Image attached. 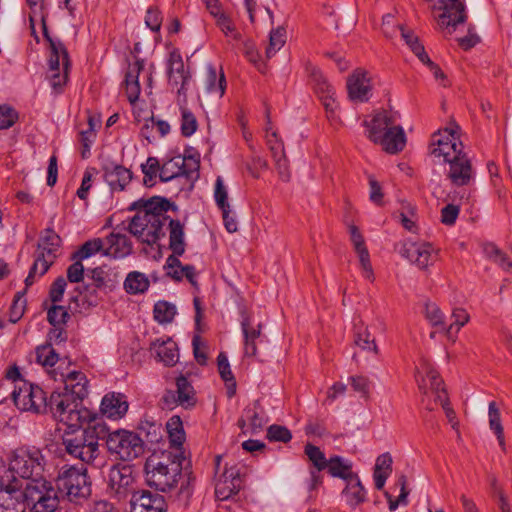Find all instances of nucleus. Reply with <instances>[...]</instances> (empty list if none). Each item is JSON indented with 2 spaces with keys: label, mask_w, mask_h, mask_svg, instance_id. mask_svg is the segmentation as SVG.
<instances>
[{
  "label": "nucleus",
  "mask_w": 512,
  "mask_h": 512,
  "mask_svg": "<svg viewBox=\"0 0 512 512\" xmlns=\"http://www.w3.org/2000/svg\"><path fill=\"white\" fill-rule=\"evenodd\" d=\"M131 512H165V500L159 494L141 491L133 494L130 500Z\"/></svg>",
  "instance_id": "6ab92c4d"
},
{
  "label": "nucleus",
  "mask_w": 512,
  "mask_h": 512,
  "mask_svg": "<svg viewBox=\"0 0 512 512\" xmlns=\"http://www.w3.org/2000/svg\"><path fill=\"white\" fill-rule=\"evenodd\" d=\"M487 252L491 258L505 271L512 273V262L507 255L494 245L487 248Z\"/></svg>",
  "instance_id": "0e129e2a"
},
{
  "label": "nucleus",
  "mask_w": 512,
  "mask_h": 512,
  "mask_svg": "<svg viewBox=\"0 0 512 512\" xmlns=\"http://www.w3.org/2000/svg\"><path fill=\"white\" fill-rule=\"evenodd\" d=\"M240 486L241 479L238 474L233 469L225 470L216 482L215 495L221 501L227 500L238 493Z\"/></svg>",
  "instance_id": "5701e85b"
},
{
  "label": "nucleus",
  "mask_w": 512,
  "mask_h": 512,
  "mask_svg": "<svg viewBox=\"0 0 512 512\" xmlns=\"http://www.w3.org/2000/svg\"><path fill=\"white\" fill-rule=\"evenodd\" d=\"M469 314L463 308H455L452 312L451 319L452 323L447 327L445 325L444 332L451 336L453 334V330L455 329V333H457L466 323L469 321Z\"/></svg>",
  "instance_id": "3c124183"
},
{
  "label": "nucleus",
  "mask_w": 512,
  "mask_h": 512,
  "mask_svg": "<svg viewBox=\"0 0 512 512\" xmlns=\"http://www.w3.org/2000/svg\"><path fill=\"white\" fill-rule=\"evenodd\" d=\"M44 456L35 447L16 449L10 458L8 467L0 468V488L15 491L25 486L28 481L42 477Z\"/></svg>",
  "instance_id": "f03ea898"
},
{
  "label": "nucleus",
  "mask_w": 512,
  "mask_h": 512,
  "mask_svg": "<svg viewBox=\"0 0 512 512\" xmlns=\"http://www.w3.org/2000/svg\"><path fill=\"white\" fill-rule=\"evenodd\" d=\"M350 385L353 390L360 394L361 397L368 399L370 395L371 381L364 375H355L349 378Z\"/></svg>",
  "instance_id": "6e6d98bb"
},
{
  "label": "nucleus",
  "mask_w": 512,
  "mask_h": 512,
  "mask_svg": "<svg viewBox=\"0 0 512 512\" xmlns=\"http://www.w3.org/2000/svg\"><path fill=\"white\" fill-rule=\"evenodd\" d=\"M349 98L356 102L368 101L371 96V82L367 73L363 70H356L347 80Z\"/></svg>",
  "instance_id": "a211bd4d"
},
{
  "label": "nucleus",
  "mask_w": 512,
  "mask_h": 512,
  "mask_svg": "<svg viewBox=\"0 0 512 512\" xmlns=\"http://www.w3.org/2000/svg\"><path fill=\"white\" fill-rule=\"evenodd\" d=\"M139 430L144 434L146 441L152 444L159 443L164 433V429L160 423L150 420L141 421Z\"/></svg>",
  "instance_id": "79ce46f5"
},
{
  "label": "nucleus",
  "mask_w": 512,
  "mask_h": 512,
  "mask_svg": "<svg viewBox=\"0 0 512 512\" xmlns=\"http://www.w3.org/2000/svg\"><path fill=\"white\" fill-rule=\"evenodd\" d=\"M36 359L43 366H54L58 361V354L51 344H46L36 349Z\"/></svg>",
  "instance_id": "603ef678"
},
{
  "label": "nucleus",
  "mask_w": 512,
  "mask_h": 512,
  "mask_svg": "<svg viewBox=\"0 0 512 512\" xmlns=\"http://www.w3.org/2000/svg\"><path fill=\"white\" fill-rule=\"evenodd\" d=\"M355 251L359 257V262H360V266L362 268L363 276L366 279L373 281L374 280V272H373V268H372V265L370 262L369 252H368L366 246L362 247L360 249H356Z\"/></svg>",
  "instance_id": "680f3d73"
},
{
  "label": "nucleus",
  "mask_w": 512,
  "mask_h": 512,
  "mask_svg": "<svg viewBox=\"0 0 512 512\" xmlns=\"http://www.w3.org/2000/svg\"><path fill=\"white\" fill-rule=\"evenodd\" d=\"M162 400L168 409H173L177 406L189 409L195 406L197 401L194 387L183 375L176 378V390H167Z\"/></svg>",
  "instance_id": "4468645a"
},
{
  "label": "nucleus",
  "mask_w": 512,
  "mask_h": 512,
  "mask_svg": "<svg viewBox=\"0 0 512 512\" xmlns=\"http://www.w3.org/2000/svg\"><path fill=\"white\" fill-rule=\"evenodd\" d=\"M144 68V61L136 59L135 62L129 63L125 73V91L130 103H135L140 95L139 75Z\"/></svg>",
  "instance_id": "a878e982"
},
{
  "label": "nucleus",
  "mask_w": 512,
  "mask_h": 512,
  "mask_svg": "<svg viewBox=\"0 0 512 512\" xmlns=\"http://www.w3.org/2000/svg\"><path fill=\"white\" fill-rule=\"evenodd\" d=\"M166 226L169 229V249L175 255H183L186 249L184 225L179 220L169 217Z\"/></svg>",
  "instance_id": "c756f323"
},
{
  "label": "nucleus",
  "mask_w": 512,
  "mask_h": 512,
  "mask_svg": "<svg viewBox=\"0 0 512 512\" xmlns=\"http://www.w3.org/2000/svg\"><path fill=\"white\" fill-rule=\"evenodd\" d=\"M355 345L360 347L362 350L371 351L375 354L378 353V347L375 343V339L371 338L370 333L367 329L363 333L358 332L354 340Z\"/></svg>",
  "instance_id": "e2e57ef3"
},
{
  "label": "nucleus",
  "mask_w": 512,
  "mask_h": 512,
  "mask_svg": "<svg viewBox=\"0 0 512 512\" xmlns=\"http://www.w3.org/2000/svg\"><path fill=\"white\" fill-rule=\"evenodd\" d=\"M488 415L490 429L494 431L497 436L499 445L503 450H505L504 431L501 424L500 411L494 401L489 403Z\"/></svg>",
  "instance_id": "a19ab883"
},
{
  "label": "nucleus",
  "mask_w": 512,
  "mask_h": 512,
  "mask_svg": "<svg viewBox=\"0 0 512 512\" xmlns=\"http://www.w3.org/2000/svg\"><path fill=\"white\" fill-rule=\"evenodd\" d=\"M206 89L210 93H216L219 97H222L225 92V77L221 73L217 78L216 70L213 66L207 67L206 72Z\"/></svg>",
  "instance_id": "37998d69"
},
{
  "label": "nucleus",
  "mask_w": 512,
  "mask_h": 512,
  "mask_svg": "<svg viewBox=\"0 0 512 512\" xmlns=\"http://www.w3.org/2000/svg\"><path fill=\"white\" fill-rule=\"evenodd\" d=\"M272 157L275 161L276 170L280 179L284 182H288L290 180V170L285 151L282 152V155H273Z\"/></svg>",
  "instance_id": "774afa93"
},
{
  "label": "nucleus",
  "mask_w": 512,
  "mask_h": 512,
  "mask_svg": "<svg viewBox=\"0 0 512 512\" xmlns=\"http://www.w3.org/2000/svg\"><path fill=\"white\" fill-rule=\"evenodd\" d=\"M351 463L344 460L340 456H333L328 459L326 469L332 477H338L345 480L350 479L354 475L351 472Z\"/></svg>",
  "instance_id": "4c0bfd02"
},
{
  "label": "nucleus",
  "mask_w": 512,
  "mask_h": 512,
  "mask_svg": "<svg viewBox=\"0 0 512 512\" xmlns=\"http://www.w3.org/2000/svg\"><path fill=\"white\" fill-rule=\"evenodd\" d=\"M425 317L432 326L438 327L441 331H444L445 316L437 304L429 301L425 303Z\"/></svg>",
  "instance_id": "8fccbe9b"
},
{
  "label": "nucleus",
  "mask_w": 512,
  "mask_h": 512,
  "mask_svg": "<svg viewBox=\"0 0 512 512\" xmlns=\"http://www.w3.org/2000/svg\"><path fill=\"white\" fill-rule=\"evenodd\" d=\"M103 170L105 181L112 190L122 191L132 179L130 170L119 164H106Z\"/></svg>",
  "instance_id": "b1692460"
},
{
  "label": "nucleus",
  "mask_w": 512,
  "mask_h": 512,
  "mask_svg": "<svg viewBox=\"0 0 512 512\" xmlns=\"http://www.w3.org/2000/svg\"><path fill=\"white\" fill-rule=\"evenodd\" d=\"M363 125L366 127V136L372 142L380 139L390 128L399 126L395 115L384 110L376 112L370 120L365 119Z\"/></svg>",
  "instance_id": "f3484780"
},
{
  "label": "nucleus",
  "mask_w": 512,
  "mask_h": 512,
  "mask_svg": "<svg viewBox=\"0 0 512 512\" xmlns=\"http://www.w3.org/2000/svg\"><path fill=\"white\" fill-rule=\"evenodd\" d=\"M166 432L171 445L176 448V451H180V447L185 441V433L179 416H173L169 419L166 424Z\"/></svg>",
  "instance_id": "58836bf2"
},
{
  "label": "nucleus",
  "mask_w": 512,
  "mask_h": 512,
  "mask_svg": "<svg viewBox=\"0 0 512 512\" xmlns=\"http://www.w3.org/2000/svg\"><path fill=\"white\" fill-rule=\"evenodd\" d=\"M305 454L318 471L326 469L328 460L317 446L308 443L305 446Z\"/></svg>",
  "instance_id": "5fc2aeb1"
},
{
  "label": "nucleus",
  "mask_w": 512,
  "mask_h": 512,
  "mask_svg": "<svg viewBox=\"0 0 512 512\" xmlns=\"http://www.w3.org/2000/svg\"><path fill=\"white\" fill-rule=\"evenodd\" d=\"M144 174L143 182L146 186H151L159 170V162L155 157H149L145 164L141 165Z\"/></svg>",
  "instance_id": "052dcab7"
},
{
  "label": "nucleus",
  "mask_w": 512,
  "mask_h": 512,
  "mask_svg": "<svg viewBox=\"0 0 512 512\" xmlns=\"http://www.w3.org/2000/svg\"><path fill=\"white\" fill-rule=\"evenodd\" d=\"M398 29L401 33L402 39L419 60L427 55L424 46L419 42L418 37L412 31L406 30L400 26Z\"/></svg>",
  "instance_id": "49530a36"
},
{
  "label": "nucleus",
  "mask_w": 512,
  "mask_h": 512,
  "mask_svg": "<svg viewBox=\"0 0 512 512\" xmlns=\"http://www.w3.org/2000/svg\"><path fill=\"white\" fill-rule=\"evenodd\" d=\"M267 438L270 441L287 443L292 439V434L285 426L274 424L267 429Z\"/></svg>",
  "instance_id": "bf43d9fd"
},
{
  "label": "nucleus",
  "mask_w": 512,
  "mask_h": 512,
  "mask_svg": "<svg viewBox=\"0 0 512 512\" xmlns=\"http://www.w3.org/2000/svg\"><path fill=\"white\" fill-rule=\"evenodd\" d=\"M286 41V31L284 28L278 27L271 31L269 37V45L266 49V57L271 58L279 51Z\"/></svg>",
  "instance_id": "09e8293b"
},
{
  "label": "nucleus",
  "mask_w": 512,
  "mask_h": 512,
  "mask_svg": "<svg viewBox=\"0 0 512 512\" xmlns=\"http://www.w3.org/2000/svg\"><path fill=\"white\" fill-rule=\"evenodd\" d=\"M425 378L429 380L430 388L437 394V396L441 395L442 397H445V391L441 387L442 380L427 361H423L416 371V379L420 389H424L426 386Z\"/></svg>",
  "instance_id": "c85d7f7f"
},
{
  "label": "nucleus",
  "mask_w": 512,
  "mask_h": 512,
  "mask_svg": "<svg viewBox=\"0 0 512 512\" xmlns=\"http://www.w3.org/2000/svg\"><path fill=\"white\" fill-rule=\"evenodd\" d=\"M185 460L182 451L163 452L152 455L145 463L146 482L161 492L174 489L182 475V463Z\"/></svg>",
  "instance_id": "7ed1b4c3"
},
{
  "label": "nucleus",
  "mask_w": 512,
  "mask_h": 512,
  "mask_svg": "<svg viewBox=\"0 0 512 512\" xmlns=\"http://www.w3.org/2000/svg\"><path fill=\"white\" fill-rule=\"evenodd\" d=\"M12 397L15 405L22 411L43 413L48 409L45 392L25 380H21L20 385H15Z\"/></svg>",
  "instance_id": "9d476101"
},
{
  "label": "nucleus",
  "mask_w": 512,
  "mask_h": 512,
  "mask_svg": "<svg viewBox=\"0 0 512 512\" xmlns=\"http://www.w3.org/2000/svg\"><path fill=\"white\" fill-rule=\"evenodd\" d=\"M448 165L446 176L454 186H467L473 181L474 171L470 159L465 153L455 160H451Z\"/></svg>",
  "instance_id": "dca6fc26"
},
{
  "label": "nucleus",
  "mask_w": 512,
  "mask_h": 512,
  "mask_svg": "<svg viewBox=\"0 0 512 512\" xmlns=\"http://www.w3.org/2000/svg\"><path fill=\"white\" fill-rule=\"evenodd\" d=\"M58 494L67 497L70 502L80 503L91 494V484L87 469L76 466H63L56 477Z\"/></svg>",
  "instance_id": "0eeeda50"
},
{
  "label": "nucleus",
  "mask_w": 512,
  "mask_h": 512,
  "mask_svg": "<svg viewBox=\"0 0 512 512\" xmlns=\"http://www.w3.org/2000/svg\"><path fill=\"white\" fill-rule=\"evenodd\" d=\"M149 284L144 273L133 271L127 275L124 281V289L129 294H139L145 292L149 288Z\"/></svg>",
  "instance_id": "e433bc0d"
},
{
  "label": "nucleus",
  "mask_w": 512,
  "mask_h": 512,
  "mask_svg": "<svg viewBox=\"0 0 512 512\" xmlns=\"http://www.w3.org/2000/svg\"><path fill=\"white\" fill-rule=\"evenodd\" d=\"M248 423L251 434L259 433L267 423V417L259 401L253 402L245 408L242 418L238 420V425L244 428Z\"/></svg>",
  "instance_id": "aec40b11"
},
{
  "label": "nucleus",
  "mask_w": 512,
  "mask_h": 512,
  "mask_svg": "<svg viewBox=\"0 0 512 512\" xmlns=\"http://www.w3.org/2000/svg\"><path fill=\"white\" fill-rule=\"evenodd\" d=\"M99 439L96 427L79 426L64 432L62 444L71 457L86 464H92L100 454Z\"/></svg>",
  "instance_id": "20e7f679"
},
{
  "label": "nucleus",
  "mask_w": 512,
  "mask_h": 512,
  "mask_svg": "<svg viewBox=\"0 0 512 512\" xmlns=\"http://www.w3.org/2000/svg\"><path fill=\"white\" fill-rule=\"evenodd\" d=\"M50 42V56L48 60V72L69 70L68 53L61 42H54L48 38Z\"/></svg>",
  "instance_id": "7c9ffc66"
},
{
  "label": "nucleus",
  "mask_w": 512,
  "mask_h": 512,
  "mask_svg": "<svg viewBox=\"0 0 512 512\" xmlns=\"http://www.w3.org/2000/svg\"><path fill=\"white\" fill-rule=\"evenodd\" d=\"M103 248V242L100 238H96L93 240L86 241L73 255L72 259H78L83 261L97 252L101 251Z\"/></svg>",
  "instance_id": "de8ad7c7"
},
{
  "label": "nucleus",
  "mask_w": 512,
  "mask_h": 512,
  "mask_svg": "<svg viewBox=\"0 0 512 512\" xmlns=\"http://www.w3.org/2000/svg\"><path fill=\"white\" fill-rule=\"evenodd\" d=\"M214 198L220 210L230 208L228 203V192L224 186L222 177L218 176L215 182Z\"/></svg>",
  "instance_id": "13d9d810"
},
{
  "label": "nucleus",
  "mask_w": 512,
  "mask_h": 512,
  "mask_svg": "<svg viewBox=\"0 0 512 512\" xmlns=\"http://www.w3.org/2000/svg\"><path fill=\"white\" fill-rule=\"evenodd\" d=\"M106 445L112 454L124 461L136 459L144 450L143 439L138 434L127 430L109 433Z\"/></svg>",
  "instance_id": "6e6552de"
},
{
  "label": "nucleus",
  "mask_w": 512,
  "mask_h": 512,
  "mask_svg": "<svg viewBox=\"0 0 512 512\" xmlns=\"http://www.w3.org/2000/svg\"><path fill=\"white\" fill-rule=\"evenodd\" d=\"M168 83L176 89L178 104L186 103L187 86L191 80L189 71L185 69L182 56L173 51L169 55L167 64Z\"/></svg>",
  "instance_id": "f8f14e48"
},
{
  "label": "nucleus",
  "mask_w": 512,
  "mask_h": 512,
  "mask_svg": "<svg viewBox=\"0 0 512 512\" xmlns=\"http://www.w3.org/2000/svg\"><path fill=\"white\" fill-rule=\"evenodd\" d=\"M64 389L62 392L71 393L72 396L83 400L87 394L88 380L84 373L80 371H71L63 376Z\"/></svg>",
  "instance_id": "cd10ccee"
},
{
  "label": "nucleus",
  "mask_w": 512,
  "mask_h": 512,
  "mask_svg": "<svg viewBox=\"0 0 512 512\" xmlns=\"http://www.w3.org/2000/svg\"><path fill=\"white\" fill-rule=\"evenodd\" d=\"M69 70H59L53 72H47V78L51 84V87L59 93L63 86L67 83Z\"/></svg>",
  "instance_id": "338daca9"
},
{
  "label": "nucleus",
  "mask_w": 512,
  "mask_h": 512,
  "mask_svg": "<svg viewBox=\"0 0 512 512\" xmlns=\"http://www.w3.org/2000/svg\"><path fill=\"white\" fill-rule=\"evenodd\" d=\"M82 401L71 393L60 391L51 394L47 405L55 420L72 429L91 420V413L83 407Z\"/></svg>",
  "instance_id": "39448f33"
},
{
  "label": "nucleus",
  "mask_w": 512,
  "mask_h": 512,
  "mask_svg": "<svg viewBox=\"0 0 512 512\" xmlns=\"http://www.w3.org/2000/svg\"><path fill=\"white\" fill-rule=\"evenodd\" d=\"M128 402L121 393H109L101 402V412L107 418L117 420L122 418L128 411Z\"/></svg>",
  "instance_id": "412c9836"
},
{
  "label": "nucleus",
  "mask_w": 512,
  "mask_h": 512,
  "mask_svg": "<svg viewBox=\"0 0 512 512\" xmlns=\"http://www.w3.org/2000/svg\"><path fill=\"white\" fill-rule=\"evenodd\" d=\"M56 255L37 253L32 267L30 268L29 274L25 279V286L28 288L31 286L37 278L42 277L54 263Z\"/></svg>",
  "instance_id": "473e14b6"
},
{
  "label": "nucleus",
  "mask_w": 512,
  "mask_h": 512,
  "mask_svg": "<svg viewBox=\"0 0 512 512\" xmlns=\"http://www.w3.org/2000/svg\"><path fill=\"white\" fill-rule=\"evenodd\" d=\"M22 490L10 491L0 488V512H26Z\"/></svg>",
  "instance_id": "2f4dec72"
},
{
  "label": "nucleus",
  "mask_w": 512,
  "mask_h": 512,
  "mask_svg": "<svg viewBox=\"0 0 512 512\" xmlns=\"http://www.w3.org/2000/svg\"><path fill=\"white\" fill-rule=\"evenodd\" d=\"M459 127L454 125L451 128H445L444 134L439 133V138L432 144L431 154L435 157H443L444 162L449 163L451 160L462 155L463 144L455 136Z\"/></svg>",
  "instance_id": "2eb2a0df"
},
{
  "label": "nucleus",
  "mask_w": 512,
  "mask_h": 512,
  "mask_svg": "<svg viewBox=\"0 0 512 512\" xmlns=\"http://www.w3.org/2000/svg\"><path fill=\"white\" fill-rule=\"evenodd\" d=\"M67 286V281L63 276H59L51 285L49 297L53 303L61 302Z\"/></svg>",
  "instance_id": "69168bd1"
},
{
  "label": "nucleus",
  "mask_w": 512,
  "mask_h": 512,
  "mask_svg": "<svg viewBox=\"0 0 512 512\" xmlns=\"http://www.w3.org/2000/svg\"><path fill=\"white\" fill-rule=\"evenodd\" d=\"M179 105L181 110V133L185 137H190L197 130V119L195 115L185 106L186 103Z\"/></svg>",
  "instance_id": "c03bdc74"
},
{
  "label": "nucleus",
  "mask_w": 512,
  "mask_h": 512,
  "mask_svg": "<svg viewBox=\"0 0 512 512\" xmlns=\"http://www.w3.org/2000/svg\"><path fill=\"white\" fill-rule=\"evenodd\" d=\"M169 208V201L160 197L133 203L132 209H137V213L132 217L128 231L142 243L155 244L165 235L163 228L169 220L166 215Z\"/></svg>",
  "instance_id": "f257e3e1"
},
{
  "label": "nucleus",
  "mask_w": 512,
  "mask_h": 512,
  "mask_svg": "<svg viewBox=\"0 0 512 512\" xmlns=\"http://www.w3.org/2000/svg\"><path fill=\"white\" fill-rule=\"evenodd\" d=\"M374 143L380 144L387 153L396 154L405 147L406 136L401 126L392 127Z\"/></svg>",
  "instance_id": "bb28decb"
},
{
  "label": "nucleus",
  "mask_w": 512,
  "mask_h": 512,
  "mask_svg": "<svg viewBox=\"0 0 512 512\" xmlns=\"http://www.w3.org/2000/svg\"><path fill=\"white\" fill-rule=\"evenodd\" d=\"M107 483L108 494L118 501L125 500L130 495L132 497L136 493L133 470L129 465L118 464L112 466L108 473Z\"/></svg>",
  "instance_id": "9b49d317"
},
{
  "label": "nucleus",
  "mask_w": 512,
  "mask_h": 512,
  "mask_svg": "<svg viewBox=\"0 0 512 512\" xmlns=\"http://www.w3.org/2000/svg\"><path fill=\"white\" fill-rule=\"evenodd\" d=\"M61 238L52 230L46 229L41 235L38 243L37 253L52 254L57 256Z\"/></svg>",
  "instance_id": "ea45409f"
},
{
  "label": "nucleus",
  "mask_w": 512,
  "mask_h": 512,
  "mask_svg": "<svg viewBox=\"0 0 512 512\" xmlns=\"http://www.w3.org/2000/svg\"><path fill=\"white\" fill-rule=\"evenodd\" d=\"M106 242L108 245L104 251L106 256L121 259L132 253V243L125 234L114 231L106 238Z\"/></svg>",
  "instance_id": "393cba45"
},
{
  "label": "nucleus",
  "mask_w": 512,
  "mask_h": 512,
  "mask_svg": "<svg viewBox=\"0 0 512 512\" xmlns=\"http://www.w3.org/2000/svg\"><path fill=\"white\" fill-rule=\"evenodd\" d=\"M241 328L244 336V354L246 356H255L257 353V343L261 342L262 324H254L249 316H243Z\"/></svg>",
  "instance_id": "4be33fe9"
},
{
  "label": "nucleus",
  "mask_w": 512,
  "mask_h": 512,
  "mask_svg": "<svg viewBox=\"0 0 512 512\" xmlns=\"http://www.w3.org/2000/svg\"><path fill=\"white\" fill-rule=\"evenodd\" d=\"M218 371L222 380L226 384L227 395L229 398L236 393V380L232 373L228 358L225 353L221 352L217 357Z\"/></svg>",
  "instance_id": "c9c22d12"
},
{
  "label": "nucleus",
  "mask_w": 512,
  "mask_h": 512,
  "mask_svg": "<svg viewBox=\"0 0 512 512\" xmlns=\"http://www.w3.org/2000/svg\"><path fill=\"white\" fill-rule=\"evenodd\" d=\"M399 254L419 269L425 270L434 263L437 251L430 243L406 240L401 243Z\"/></svg>",
  "instance_id": "ddd939ff"
},
{
  "label": "nucleus",
  "mask_w": 512,
  "mask_h": 512,
  "mask_svg": "<svg viewBox=\"0 0 512 512\" xmlns=\"http://www.w3.org/2000/svg\"><path fill=\"white\" fill-rule=\"evenodd\" d=\"M311 78L319 97L335 92L332 85L328 83L327 79L316 67L311 69Z\"/></svg>",
  "instance_id": "864d4df0"
},
{
  "label": "nucleus",
  "mask_w": 512,
  "mask_h": 512,
  "mask_svg": "<svg viewBox=\"0 0 512 512\" xmlns=\"http://www.w3.org/2000/svg\"><path fill=\"white\" fill-rule=\"evenodd\" d=\"M153 312L155 320L158 323L165 324L173 320L176 314V308L166 301H159L155 304Z\"/></svg>",
  "instance_id": "a18cd8bd"
},
{
  "label": "nucleus",
  "mask_w": 512,
  "mask_h": 512,
  "mask_svg": "<svg viewBox=\"0 0 512 512\" xmlns=\"http://www.w3.org/2000/svg\"><path fill=\"white\" fill-rule=\"evenodd\" d=\"M199 166V156L186 152L184 155H177L165 162L159 170V177L162 182L179 177L193 181L198 178Z\"/></svg>",
  "instance_id": "1a4fd4ad"
},
{
  "label": "nucleus",
  "mask_w": 512,
  "mask_h": 512,
  "mask_svg": "<svg viewBox=\"0 0 512 512\" xmlns=\"http://www.w3.org/2000/svg\"><path fill=\"white\" fill-rule=\"evenodd\" d=\"M347 481L348 483L343 491V494L346 497V502L351 507H355L364 502L366 491L357 476H353Z\"/></svg>",
  "instance_id": "f704fd0d"
},
{
  "label": "nucleus",
  "mask_w": 512,
  "mask_h": 512,
  "mask_svg": "<svg viewBox=\"0 0 512 512\" xmlns=\"http://www.w3.org/2000/svg\"><path fill=\"white\" fill-rule=\"evenodd\" d=\"M68 318V311L61 305H53L47 312V319L54 327L65 324Z\"/></svg>",
  "instance_id": "4d7b16f0"
},
{
  "label": "nucleus",
  "mask_w": 512,
  "mask_h": 512,
  "mask_svg": "<svg viewBox=\"0 0 512 512\" xmlns=\"http://www.w3.org/2000/svg\"><path fill=\"white\" fill-rule=\"evenodd\" d=\"M21 490V498L30 512H54L59 506L58 490L45 478L26 482Z\"/></svg>",
  "instance_id": "423d86ee"
},
{
  "label": "nucleus",
  "mask_w": 512,
  "mask_h": 512,
  "mask_svg": "<svg viewBox=\"0 0 512 512\" xmlns=\"http://www.w3.org/2000/svg\"><path fill=\"white\" fill-rule=\"evenodd\" d=\"M157 359L165 366H174L179 360L178 348L172 340L155 342L153 344Z\"/></svg>",
  "instance_id": "72a5a7b5"
}]
</instances>
